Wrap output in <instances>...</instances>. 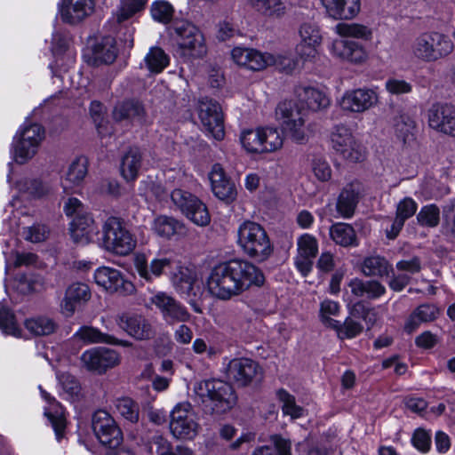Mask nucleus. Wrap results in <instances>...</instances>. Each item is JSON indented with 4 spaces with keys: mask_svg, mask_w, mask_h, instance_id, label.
Wrapping results in <instances>:
<instances>
[{
    "mask_svg": "<svg viewBox=\"0 0 455 455\" xmlns=\"http://www.w3.org/2000/svg\"><path fill=\"white\" fill-rule=\"evenodd\" d=\"M142 164V155L139 148H130L123 156L120 172L126 181H133L138 178Z\"/></svg>",
    "mask_w": 455,
    "mask_h": 455,
    "instance_id": "nucleus-35",
    "label": "nucleus"
},
{
    "mask_svg": "<svg viewBox=\"0 0 455 455\" xmlns=\"http://www.w3.org/2000/svg\"><path fill=\"white\" fill-rule=\"evenodd\" d=\"M435 60L449 55L454 48L452 41L444 34L439 32H431Z\"/></svg>",
    "mask_w": 455,
    "mask_h": 455,
    "instance_id": "nucleus-60",
    "label": "nucleus"
},
{
    "mask_svg": "<svg viewBox=\"0 0 455 455\" xmlns=\"http://www.w3.org/2000/svg\"><path fill=\"white\" fill-rule=\"evenodd\" d=\"M113 118L116 122L132 120L142 122L146 117V109L143 103L134 98L125 99L115 106Z\"/></svg>",
    "mask_w": 455,
    "mask_h": 455,
    "instance_id": "nucleus-26",
    "label": "nucleus"
},
{
    "mask_svg": "<svg viewBox=\"0 0 455 455\" xmlns=\"http://www.w3.org/2000/svg\"><path fill=\"white\" fill-rule=\"evenodd\" d=\"M303 94V101L307 109L311 111L315 112L330 105V100L325 93L314 87H306Z\"/></svg>",
    "mask_w": 455,
    "mask_h": 455,
    "instance_id": "nucleus-47",
    "label": "nucleus"
},
{
    "mask_svg": "<svg viewBox=\"0 0 455 455\" xmlns=\"http://www.w3.org/2000/svg\"><path fill=\"white\" fill-rule=\"evenodd\" d=\"M0 329L6 334L19 336L20 331L16 323L14 314L0 303Z\"/></svg>",
    "mask_w": 455,
    "mask_h": 455,
    "instance_id": "nucleus-61",
    "label": "nucleus"
},
{
    "mask_svg": "<svg viewBox=\"0 0 455 455\" xmlns=\"http://www.w3.org/2000/svg\"><path fill=\"white\" fill-rule=\"evenodd\" d=\"M92 54L99 64H112L117 57L115 43H110L109 38L96 42L92 46Z\"/></svg>",
    "mask_w": 455,
    "mask_h": 455,
    "instance_id": "nucleus-40",
    "label": "nucleus"
},
{
    "mask_svg": "<svg viewBox=\"0 0 455 455\" xmlns=\"http://www.w3.org/2000/svg\"><path fill=\"white\" fill-rule=\"evenodd\" d=\"M44 128L39 124H29L27 125H21L16 132L14 136H18L19 139L25 140L27 143L34 148H38L41 141L44 138Z\"/></svg>",
    "mask_w": 455,
    "mask_h": 455,
    "instance_id": "nucleus-44",
    "label": "nucleus"
},
{
    "mask_svg": "<svg viewBox=\"0 0 455 455\" xmlns=\"http://www.w3.org/2000/svg\"><path fill=\"white\" fill-rule=\"evenodd\" d=\"M93 0H62L59 12L63 23L76 25L92 13Z\"/></svg>",
    "mask_w": 455,
    "mask_h": 455,
    "instance_id": "nucleus-17",
    "label": "nucleus"
},
{
    "mask_svg": "<svg viewBox=\"0 0 455 455\" xmlns=\"http://www.w3.org/2000/svg\"><path fill=\"white\" fill-rule=\"evenodd\" d=\"M439 313V308L435 305L422 304L411 314L404 325V330L408 333H412L422 323L435 321L438 317Z\"/></svg>",
    "mask_w": 455,
    "mask_h": 455,
    "instance_id": "nucleus-33",
    "label": "nucleus"
},
{
    "mask_svg": "<svg viewBox=\"0 0 455 455\" xmlns=\"http://www.w3.org/2000/svg\"><path fill=\"white\" fill-rule=\"evenodd\" d=\"M151 303L160 311L168 324L190 321L191 315L186 307L172 296L159 291L151 298Z\"/></svg>",
    "mask_w": 455,
    "mask_h": 455,
    "instance_id": "nucleus-12",
    "label": "nucleus"
},
{
    "mask_svg": "<svg viewBox=\"0 0 455 455\" xmlns=\"http://www.w3.org/2000/svg\"><path fill=\"white\" fill-rule=\"evenodd\" d=\"M331 239L341 246H350L355 242V233L354 228L345 223H336L330 228Z\"/></svg>",
    "mask_w": 455,
    "mask_h": 455,
    "instance_id": "nucleus-45",
    "label": "nucleus"
},
{
    "mask_svg": "<svg viewBox=\"0 0 455 455\" xmlns=\"http://www.w3.org/2000/svg\"><path fill=\"white\" fill-rule=\"evenodd\" d=\"M38 148H34L27 143L25 140L13 136L10 147V155L13 162L22 165L31 160L36 154Z\"/></svg>",
    "mask_w": 455,
    "mask_h": 455,
    "instance_id": "nucleus-37",
    "label": "nucleus"
},
{
    "mask_svg": "<svg viewBox=\"0 0 455 455\" xmlns=\"http://www.w3.org/2000/svg\"><path fill=\"white\" fill-rule=\"evenodd\" d=\"M25 326L31 333L44 336L54 332L57 324L48 317L39 316L26 320Z\"/></svg>",
    "mask_w": 455,
    "mask_h": 455,
    "instance_id": "nucleus-55",
    "label": "nucleus"
},
{
    "mask_svg": "<svg viewBox=\"0 0 455 455\" xmlns=\"http://www.w3.org/2000/svg\"><path fill=\"white\" fill-rule=\"evenodd\" d=\"M102 234L103 246L112 253L126 256L136 246V240L120 218L108 217L102 226Z\"/></svg>",
    "mask_w": 455,
    "mask_h": 455,
    "instance_id": "nucleus-5",
    "label": "nucleus"
},
{
    "mask_svg": "<svg viewBox=\"0 0 455 455\" xmlns=\"http://www.w3.org/2000/svg\"><path fill=\"white\" fill-rule=\"evenodd\" d=\"M395 135L403 146H411L417 139V125L415 120L407 114H402L395 119Z\"/></svg>",
    "mask_w": 455,
    "mask_h": 455,
    "instance_id": "nucleus-34",
    "label": "nucleus"
},
{
    "mask_svg": "<svg viewBox=\"0 0 455 455\" xmlns=\"http://www.w3.org/2000/svg\"><path fill=\"white\" fill-rule=\"evenodd\" d=\"M271 441L275 447L268 445L257 448L252 455H291V443L283 439L280 435H275L271 436Z\"/></svg>",
    "mask_w": 455,
    "mask_h": 455,
    "instance_id": "nucleus-53",
    "label": "nucleus"
},
{
    "mask_svg": "<svg viewBox=\"0 0 455 455\" xmlns=\"http://www.w3.org/2000/svg\"><path fill=\"white\" fill-rule=\"evenodd\" d=\"M433 40L431 32H425L419 35L413 46L415 56L425 61H435Z\"/></svg>",
    "mask_w": 455,
    "mask_h": 455,
    "instance_id": "nucleus-43",
    "label": "nucleus"
},
{
    "mask_svg": "<svg viewBox=\"0 0 455 455\" xmlns=\"http://www.w3.org/2000/svg\"><path fill=\"white\" fill-rule=\"evenodd\" d=\"M328 17L335 20L355 19L361 10V0H321Z\"/></svg>",
    "mask_w": 455,
    "mask_h": 455,
    "instance_id": "nucleus-21",
    "label": "nucleus"
},
{
    "mask_svg": "<svg viewBox=\"0 0 455 455\" xmlns=\"http://www.w3.org/2000/svg\"><path fill=\"white\" fill-rule=\"evenodd\" d=\"M174 30L178 37L177 52L184 61L203 59L206 55L205 38L198 27L182 20L174 23Z\"/></svg>",
    "mask_w": 455,
    "mask_h": 455,
    "instance_id": "nucleus-4",
    "label": "nucleus"
},
{
    "mask_svg": "<svg viewBox=\"0 0 455 455\" xmlns=\"http://www.w3.org/2000/svg\"><path fill=\"white\" fill-rule=\"evenodd\" d=\"M209 179L212 193L217 199H236L235 184L220 164L216 163L212 165Z\"/></svg>",
    "mask_w": 455,
    "mask_h": 455,
    "instance_id": "nucleus-19",
    "label": "nucleus"
},
{
    "mask_svg": "<svg viewBox=\"0 0 455 455\" xmlns=\"http://www.w3.org/2000/svg\"><path fill=\"white\" fill-rule=\"evenodd\" d=\"M44 283V278L39 275L20 274L15 278L16 289L23 294L40 291Z\"/></svg>",
    "mask_w": 455,
    "mask_h": 455,
    "instance_id": "nucleus-49",
    "label": "nucleus"
},
{
    "mask_svg": "<svg viewBox=\"0 0 455 455\" xmlns=\"http://www.w3.org/2000/svg\"><path fill=\"white\" fill-rule=\"evenodd\" d=\"M15 188L20 194H26L32 199H43L51 191V186L41 177H23L15 182Z\"/></svg>",
    "mask_w": 455,
    "mask_h": 455,
    "instance_id": "nucleus-30",
    "label": "nucleus"
},
{
    "mask_svg": "<svg viewBox=\"0 0 455 455\" xmlns=\"http://www.w3.org/2000/svg\"><path fill=\"white\" fill-rule=\"evenodd\" d=\"M275 118L280 124L282 132L297 144H305L307 140L304 131L305 119L301 108L293 100H283L275 108Z\"/></svg>",
    "mask_w": 455,
    "mask_h": 455,
    "instance_id": "nucleus-6",
    "label": "nucleus"
},
{
    "mask_svg": "<svg viewBox=\"0 0 455 455\" xmlns=\"http://www.w3.org/2000/svg\"><path fill=\"white\" fill-rule=\"evenodd\" d=\"M348 286L353 295L369 299H377L386 293V287L377 280L352 279Z\"/></svg>",
    "mask_w": 455,
    "mask_h": 455,
    "instance_id": "nucleus-32",
    "label": "nucleus"
},
{
    "mask_svg": "<svg viewBox=\"0 0 455 455\" xmlns=\"http://www.w3.org/2000/svg\"><path fill=\"white\" fill-rule=\"evenodd\" d=\"M89 112L99 136L105 138L111 135L112 132L109 121L103 113V104L100 100H92L89 107Z\"/></svg>",
    "mask_w": 455,
    "mask_h": 455,
    "instance_id": "nucleus-41",
    "label": "nucleus"
},
{
    "mask_svg": "<svg viewBox=\"0 0 455 455\" xmlns=\"http://www.w3.org/2000/svg\"><path fill=\"white\" fill-rule=\"evenodd\" d=\"M378 101V88L364 87L347 91L339 101V106L347 111L362 113L377 105Z\"/></svg>",
    "mask_w": 455,
    "mask_h": 455,
    "instance_id": "nucleus-14",
    "label": "nucleus"
},
{
    "mask_svg": "<svg viewBox=\"0 0 455 455\" xmlns=\"http://www.w3.org/2000/svg\"><path fill=\"white\" fill-rule=\"evenodd\" d=\"M67 216H75L70 223L71 226L87 231L92 234L93 231V218L84 208L81 201H68L64 206Z\"/></svg>",
    "mask_w": 455,
    "mask_h": 455,
    "instance_id": "nucleus-28",
    "label": "nucleus"
},
{
    "mask_svg": "<svg viewBox=\"0 0 455 455\" xmlns=\"http://www.w3.org/2000/svg\"><path fill=\"white\" fill-rule=\"evenodd\" d=\"M237 235V243L249 258L263 262L273 254L274 245L261 225L254 221H244L240 225Z\"/></svg>",
    "mask_w": 455,
    "mask_h": 455,
    "instance_id": "nucleus-3",
    "label": "nucleus"
},
{
    "mask_svg": "<svg viewBox=\"0 0 455 455\" xmlns=\"http://www.w3.org/2000/svg\"><path fill=\"white\" fill-rule=\"evenodd\" d=\"M338 327H333L332 329L336 331L338 337L340 339H353L359 335L363 330V325L355 321L351 317H347L344 323L338 322Z\"/></svg>",
    "mask_w": 455,
    "mask_h": 455,
    "instance_id": "nucleus-59",
    "label": "nucleus"
},
{
    "mask_svg": "<svg viewBox=\"0 0 455 455\" xmlns=\"http://www.w3.org/2000/svg\"><path fill=\"white\" fill-rule=\"evenodd\" d=\"M152 19L162 24H168L174 14L172 4L166 0H157L150 7Z\"/></svg>",
    "mask_w": 455,
    "mask_h": 455,
    "instance_id": "nucleus-56",
    "label": "nucleus"
},
{
    "mask_svg": "<svg viewBox=\"0 0 455 455\" xmlns=\"http://www.w3.org/2000/svg\"><path fill=\"white\" fill-rule=\"evenodd\" d=\"M331 140L333 149L345 160L361 163L365 159L364 148L355 140L351 129L347 126L336 125L331 132Z\"/></svg>",
    "mask_w": 455,
    "mask_h": 455,
    "instance_id": "nucleus-9",
    "label": "nucleus"
},
{
    "mask_svg": "<svg viewBox=\"0 0 455 455\" xmlns=\"http://www.w3.org/2000/svg\"><path fill=\"white\" fill-rule=\"evenodd\" d=\"M74 336L84 343H105L124 347L132 346L130 341L119 339L113 335L103 333L92 326H82Z\"/></svg>",
    "mask_w": 455,
    "mask_h": 455,
    "instance_id": "nucleus-29",
    "label": "nucleus"
},
{
    "mask_svg": "<svg viewBox=\"0 0 455 455\" xmlns=\"http://www.w3.org/2000/svg\"><path fill=\"white\" fill-rule=\"evenodd\" d=\"M227 377L238 387H247L262 379L263 370L257 362L251 359L235 358L228 364Z\"/></svg>",
    "mask_w": 455,
    "mask_h": 455,
    "instance_id": "nucleus-11",
    "label": "nucleus"
},
{
    "mask_svg": "<svg viewBox=\"0 0 455 455\" xmlns=\"http://www.w3.org/2000/svg\"><path fill=\"white\" fill-rule=\"evenodd\" d=\"M251 5L262 15L281 19L286 12V6L282 0H251Z\"/></svg>",
    "mask_w": 455,
    "mask_h": 455,
    "instance_id": "nucleus-39",
    "label": "nucleus"
},
{
    "mask_svg": "<svg viewBox=\"0 0 455 455\" xmlns=\"http://www.w3.org/2000/svg\"><path fill=\"white\" fill-rule=\"evenodd\" d=\"M361 271L365 276L387 277L393 271L390 263L382 256L366 257L361 264Z\"/></svg>",
    "mask_w": 455,
    "mask_h": 455,
    "instance_id": "nucleus-36",
    "label": "nucleus"
},
{
    "mask_svg": "<svg viewBox=\"0 0 455 455\" xmlns=\"http://www.w3.org/2000/svg\"><path fill=\"white\" fill-rule=\"evenodd\" d=\"M260 137L263 142L264 153L278 150L283 144V138L278 129L271 126H260Z\"/></svg>",
    "mask_w": 455,
    "mask_h": 455,
    "instance_id": "nucleus-46",
    "label": "nucleus"
},
{
    "mask_svg": "<svg viewBox=\"0 0 455 455\" xmlns=\"http://www.w3.org/2000/svg\"><path fill=\"white\" fill-rule=\"evenodd\" d=\"M268 61L270 62V66H275L280 72L291 75L298 68L299 60L291 53L268 54Z\"/></svg>",
    "mask_w": 455,
    "mask_h": 455,
    "instance_id": "nucleus-52",
    "label": "nucleus"
},
{
    "mask_svg": "<svg viewBox=\"0 0 455 455\" xmlns=\"http://www.w3.org/2000/svg\"><path fill=\"white\" fill-rule=\"evenodd\" d=\"M277 398L282 403V411L284 415H290L292 419L302 416L303 408L296 404L295 397L281 388L276 392Z\"/></svg>",
    "mask_w": 455,
    "mask_h": 455,
    "instance_id": "nucleus-57",
    "label": "nucleus"
},
{
    "mask_svg": "<svg viewBox=\"0 0 455 455\" xmlns=\"http://www.w3.org/2000/svg\"><path fill=\"white\" fill-rule=\"evenodd\" d=\"M339 311V305L332 300H323L321 303V308H320V315H321V321L323 323L332 329L333 327H338V322L337 320H334L331 317V315H337Z\"/></svg>",
    "mask_w": 455,
    "mask_h": 455,
    "instance_id": "nucleus-62",
    "label": "nucleus"
},
{
    "mask_svg": "<svg viewBox=\"0 0 455 455\" xmlns=\"http://www.w3.org/2000/svg\"><path fill=\"white\" fill-rule=\"evenodd\" d=\"M145 62L151 73L159 74L169 66L170 58L161 47L154 46L146 55Z\"/></svg>",
    "mask_w": 455,
    "mask_h": 455,
    "instance_id": "nucleus-42",
    "label": "nucleus"
},
{
    "mask_svg": "<svg viewBox=\"0 0 455 455\" xmlns=\"http://www.w3.org/2000/svg\"><path fill=\"white\" fill-rule=\"evenodd\" d=\"M81 361L88 371L102 374L119 364L120 355L113 349L93 347L83 353Z\"/></svg>",
    "mask_w": 455,
    "mask_h": 455,
    "instance_id": "nucleus-15",
    "label": "nucleus"
},
{
    "mask_svg": "<svg viewBox=\"0 0 455 455\" xmlns=\"http://www.w3.org/2000/svg\"><path fill=\"white\" fill-rule=\"evenodd\" d=\"M115 406L120 415L132 423H137L140 419V406L138 403L130 397L117 398Z\"/></svg>",
    "mask_w": 455,
    "mask_h": 455,
    "instance_id": "nucleus-51",
    "label": "nucleus"
},
{
    "mask_svg": "<svg viewBox=\"0 0 455 455\" xmlns=\"http://www.w3.org/2000/svg\"><path fill=\"white\" fill-rule=\"evenodd\" d=\"M88 172V159L85 156H77L69 165L66 174V180L79 185Z\"/></svg>",
    "mask_w": 455,
    "mask_h": 455,
    "instance_id": "nucleus-54",
    "label": "nucleus"
},
{
    "mask_svg": "<svg viewBox=\"0 0 455 455\" xmlns=\"http://www.w3.org/2000/svg\"><path fill=\"white\" fill-rule=\"evenodd\" d=\"M265 276L261 270L247 260L232 259L214 266L207 279L208 292L214 298L228 300L248 291L251 286H261Z\"/></svg>",
    "mask_w": 455,
    "mask_h": 455,
    "instance_id": "nucleus-1",
    "label": "nucleus"
},
{
    "mask_svg": "<svg viewBox=\"0 0 455 455\" xmlns=\"http://www.w3.org/2000/svg\"><path fill=\"white\" fill-rule=\"evenodd\" d=\"M116 325L137 340H148L155 336L151 323L142 315L122 313L115 317Z\"/></svg>",
    "mask_w": 455,
    "mask_h": 455,
    "instance_id": "nucleus-13",
    "label": "nucleus"
},
{
    "mask_svg": "<svg viewBox=\"0 0 455 455\" xmlns=\"http://www.w3.org/2000/svg\"><path fill=\"white\" fill-rule=\"evenodd\" d=\"M337 32L341 36L370 40L372 36L371 29L359 23L340 22L336 26Z\"/></svg>",
    "mask_w": 455,
    "mask_h": 455,
    "instance_id": "nucleus-48",
    "label": "nucleus"
},
{
    "mask_svg": "<svg viewBox=\"0 0 455 455\" xmlns=\"http://www.w3.org/2000/svg\"><path fill=\"white\" fill-rule=\"evenodd\" d=\"M196 395L211 414L222 415L229 411L237 403L234 387L220 379H206L194 387Z\"/></svg>",
    "mask_w": 455,
    "mask_h": 455,
    "instance_id": "nucleus-2",
    "label": "nucleus"
},
{
    "mask_svg": "<svg viewBox=\"0 0 455 455\" xmlns=\"http://www.w3.org/2000/svg\"><path fill=\"white\" fill-rule=\"evenodd\" d=\"M174 203L182 213L197 226L204 227L210 223L208 208L203 201H174Z\"/></svg>",
    "mask_w": 455,
    "mask_h": 455,
    "instance_id": "nucleus-31",
    "label": "nucleus"
},
{
    "mask_svg": "<svg viewBox=\"0 0 455 455\" xmlns=\"http://www.w3.org/2000/svg\"><path fill=\"white\" fill-rule=\"evenodd\" d=\"M94 279L98 285L110 292H118L122 295L131 294L134 291V285L124 279L117 269L102 267L94 273Z\"/></svg>",
    "mask_w": 455,
    "mask_h": 455,
    "instance_id": "nucleus-16",
    "label": "nucleus"
},
{
    "mask_svg": "<svg viewBox=\"0 0 455 455\" xmlns=\"http://www.w3.org/2000/svg\"><path fill=\"white\" fill-rule=\"evenodd\" d=\"M148 0H124L122 2L116 20L119 23L124 22L135 14L144 11Z\"/></svg>",
    "mask_w": 455,
    "mask_h": 455,
    "instance_id": "nucleus-58",
    "label": "nucleus"
},
{
    "mask_svg": "<svg viewBox=\"0 0 455 455\" xmlns=\"http://www.w3.org/2000/svg\"><path fill=\"white\" fill-rule=\"evenodd\" d=\"M173 262L166 257L153 259L148 264L143 259H137L136 268L139 275L147 281H153L165 272L166 269L172 268Z\"/></svg>",
    "mask_w": 455,
    "mask_h": 455,
    "instance_id": "nucleus-27",
    "label": "nucleus"
},
{
    "mask_svg": "<svg viewBox=\"0 0 455 455\" xmlns=\"http://www.w3.org/2000/svg\"><path fill=\"white\" fill-rule=\"evenodd\" d=\"M198 117L208 137L220 141L225 137V117L221 105L208 96L198 102Z\"/></svg>",
    "mask_w": 455,
    "mask_h": 455,
    "instance_id": "nucleus-7",
    "label": "nucleus"
},
{
    "mask_svg": "<svg viewBox=\"0 0 455 455\" xmlns=\"http://www.w3.org/2000/svg\"><path fill=\"white\" fill-rule=\"evenodd\" d=\"M198 417L190 403H178L171 413L170 430L177 439L193 440L199 433Z\"/></svg>",
    "mask_w": 455,
    "mask_h": 455,
    "instance_id": "nucleus-8",
    "label": "nucleus"
},
{
    "mask_svg": "<svg viewBox=\"0 0 455 455\" xmlns=\"http://www.w3.org/2000/svg\"><path fill=\"white\" fill-rule=\"evenodd\" d=\"M418 221L422 226L435 227L440 221V211L435 204L423 207L417 216Z\"/></svg>",
    "mask_w": 455,
    "mask_h": 455,
    "instance_id": "nucleus-63",
    "label": "nucleus"
},
{
    "mask_svg": "<svg viewBox=\"0 0 455 455\" xmlns=\"http://www.w3.org/2000/svg\"><path fill=\"white\" fill-rule=\"evenodd\" d=\"M172 283L175 290L180 293L190 296L193 293L195 277L192 272L184 267H178L172 275Z\"/></svg>",
    "mask_w": 455,
    "mask_h": 455,
    "instance_id": "nucleus-38",
    "label": "nucleus"
},
{
    "mask_svg": "<svg viewBox=\"0 0 455 455\" xmlns=\"http://www.w3.org/2000/svg\"><path fill=\"white\" fill-rule=\"evenodd\" d=\"M332 53L343 60L361 64L368 58L364 46L354 40L343 39L334 41Z\"/></svg>",
    "mask_w": 455,
    "mask_h": 455,
    "instance_id": "nucleus-23",
    "label": "nucleus"
},
{
    "mask_svg": "<svg viewBox=\"0 0 455 455\" xmlns=\"http://www.w3.org/2000/svg\"><path fill=\"white\" fill-rule=\"evenodd\" d=\"M268 54L253 48L235 47L232 50L235 62L253 71H259L270 66Z\"/></svg>",
    "mask_w": 455,
    "mask_h": 455,
    "instance_id": "nucleus-22",
    "label": "nucleus"
},
{
    "mask_svg": "<svg viewBox=\"0 0 455 455\" xmlns=\"http://www.w3.org/2000/svg\"><path fill=\"white\" fill-rule=\"evenodd\" d=\"M92 427L97 439L110 449L118 447L123 442L121 428L106 411L99 410L93 413Z\"/></svg>",
    "mask_w": 455,
    "mask_h": 455,
    "instance_id": "nucleus-10",
    "label": "nucleus"
},
{
    "mask_svg": "<svg viewBox=\"0 0 455 455\" xmlns=\"http://www.w3.org/2000/svg\"><path fill=\"white\" fill-rule=\"evenodd\" d=\"M299 255L314 259L318 252V244L316 239L310 235H303L298 241Z\"/></svg>",
    "mask_w": 455,
    "mask_h": 455,
    "instance_id": "nucleus-64",
    "label": "nucleus"
},
{
    "mask_svg": "<svg viewBox=\"0 0 455 455\" xmlns=\"http://www.w3.org/2000/svg\"><path fill=\"white\" fill-rule=\"evenodd\" d=\"M260 126L256 129L244 130L240 137L243 148L249 153L263 154V142L260 140Z\"/></svg>",
    "mask_w": 455,
    "mask_h": 455,
    "instance_id": "nucleus-50",
    "label": "nucleus"
},
{
    "mask_svg": "<svg viewBox=\"0 0 455 455\" xmlns=\"http://www.w3.org/2000/svg\"><path fill=\"white\" fill-rule=\"evenodd\" d=\"M91 298L89 286L84 283H74L66 290L63 303L61 305L62 312L67 316H71L76 307L82 303L87 302Z\"/></svg>",
    "mask_w": 455,
    "mask_h": 455,
    "instance_id": "nucleus-25",
    "label": "nucleus"
},
{
    "mask_svg": "<svg viewBox=\"0 0 455 455\" xmlns=\"http://www.w3.org/2000/svg\"><path fill=\"white\" fill-rule=\"evenodd\" d=\"M153 228L157 235L164 239L183 238L188 234L185 224L172 217L160 215L154 220Z\"/></svg>",
    "mask_w": 455,
    "mask_h": 455,
    "instance_id": "nucleus-24",
    "label": "nucleus"
},
{
    "mask_svg": "<svg viewBox=\"0 0 455 455\" xmlns=\"http://www.w3.org/2000/svg\"><path fill=\"white\" fill-rule=\"evenodd\" d=\"M429 126L455 137V109L448 104L433 105L428 115Z\"/></svg>",
    "mask_w": 455,
    "mask_h": 455,
    "instance_id": "nucleus-18",
    "label": "nucleus"
},
{
    "mask_svg": "<svg viewBox=\"0 0 455 455\" xmlns=\"http://www.w3.org/2000/svg\"><path fill=\"white\" fill-rule=\"evenodd\" d=\"M301 42L296 46V52L303 60H311L317 53L316 47L322 42L318 27L310 23H303L299 28Z\"/></svg>",
    "mask_w": 455,
    "mask_h": 455,
    "instance_id": "nucleus-20",
    "label": "nucleus"
}]
</instances>
